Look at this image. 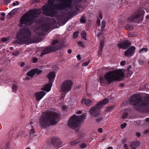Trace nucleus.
I'll list each match as a JSON object with an SVG mask.
<instances>
[{"instance_id": "f257e3e1", "label": "nucleus", "mask_w": 149, "mask_h": 149, "mask_svg": "<svg viewBox=\"0 0 149 149\" xmlns=\"http://www.w3.org/2000/svg\"><path fill=\"white\" fill-rule=\"evenodd\" d=\"M41 10L40 9L30 10L26 14L24 15L21 18L18 26L24 27L30 25L33 22H37V21L35 19L41 13Z\"/></svg>"}, {"instance_id": "f03ea898", "label": "nucleus", "mask_w": 149, "mask_h": 149, "mask_svg": "<svg viewBox=\"0 0 149 149\" xmlns=\"http://www.w3.org/2000/svg\"><path fill=\"white\" fill-rule=\"evenodd\" d=\"M58 117L57 113L56 112L45 111L42 113L39 120L40 125L42 127H46L50 125H55L57 123Z\"/></svg>"}, {"instance_id": "7ed1b4c3", "label": "nucleus", "mask_w": 149, "mask_h": 149, "mask_svg": "<svg viewBox=\"0 0 149 149\" xmlns=\"http://www.w3.org/2000/svg\"><path fill=\"white\" fill-rule=\"evenodd\" d=\"M86 115V113H84L80 116L73 115L68 120V126L76 131H78L80 127V123L84 122Z\"/></svg>"}, {"instance_id": "20e7f679", "label": "nucleus", "mask_w": 149, "mask_h": 149, "mask_svg": "<svg viewBox=\"0 0 149 149\" xmlns=\"http://www.w3.org/2000/svg\"><path fill=\"white\" fill-rule=\"evenodd\" d=\"M31 32L28 28L20 29L17 33V42L18 44L23 45L30 41Z\"/></svg>"}, {"instance_id": "39448f33", "label": "nucleus", "mask_w": 149, "mask_h": 149, "mask_svg": "<svg viewBox=\"0 0 149 149\" xmlns=\"http://www.w3.org/2000/svg\"><path fill=\"white\" fill-rule=\"evenodd\" d=\"M124 71L123 70L120 69L109 71L104 75V77L110 83L113 81H120L124 77Z\"/></svg>"}, {"instance_id": "423d86ee", "label": "nucleus", "mask_w": 149, "mask_h": 149, "mask_svg": "<svg viewBox=\"0 0 149 149\" xmlns=\"http://www.w3.org/2000/svg\"><path fill=\"white\" fill-rule=\"evenodd\" d=\"M130 104L134 105H138L140 107L146 106L149 110V97H145L143 100L141 97L137 95H134L130 98Z\"/></svg>"}, {"instance_id": "0eeeda50", "label": "nucleus", "mask_w": 149, "mask_h": 149, "mask_svg": "<svg viewBox=\"0 0 149 149\" xmlns=\"http://www.w3.org/2000/svg\"><path fill=\"white\" fill-rule=\"evenodd\" d=\"M109 102L107 98H105L103 100L100 101L95 106L92 107L89 111L91 115L95 117H97L101 115L100 113L101 107L105 105Z\"/></svg>"}, {"instance_id": "6e6552de", "label": "nucleus", "mask_w": 149, "mask_h": 149, "mask_svg": "<svg viewBox=\"0 0 149 149\" xmlns=\"http://www.w3.org/2000/svg\"><path fill=\"white\" fill-rule=\"evenodd\" d=\"M144 11L142 10H140L136 12L134 14L128 19V20L130 22H137L140 23L143 20Z\"/></svg>"}, {"instance_id": "1a4fd4ad", "label": "nucleus", "mask_w": 149, "mask_h": 149, "mask_svg": "<svg viewBox=\"0 0 149 149\" xmlns=\"http://www.w3.org/2000/svg\"><path fill=\"white\" fill-rule=\"evenodd\" d=\"M73 82L71 80H67L64 81L61 86V91L66 94L70 91Z\"/></svg>"}, {"instance_id": "9d476101", "label": "nucleus", "mask_w": 149, "mask_h": 149, "mask_svg": "<svg viewBox=\"0 0 149 149\" xmlns=\"http://www.w3.org/2000/svg\"><path fill=\"white\" fill-rule=\"evenodd\" d=\"M131 45V42L128 40H125L118 44L117 47L119 49H125L130 46Z\"/></svg>"}, {"instance_id": "9b49d317", "label": "nucleus", "mask_w": 149, "mask_h": 149, "mask_svg": "<svg viewBox=\"0 0 149 149\" xmlns=\"http://www.w3.org/2000/svg\"><path fill=\"white\" fill-rule=\"evenodd\" d=\"M57 49V48L55 47L48 46L42 51L40 56H42L45 54L54 52Z\"/></svg>"}, {"instance_id": "f8f14e48", "label": "nucleus", "mask_w": 149, "mask_h": 149, "mask_svg": "<svg viewBox=\"0 0 149 149\" xmlns=\"http://www.w3.org/2000/svg\"><path fill=\"white\" fill-rule=\"evenodd\" d=\"M49 24L48 23H45L41 28L37 29L36 33L39 35H41L43 32L47 31L49 29Z\"/></svg>"}, {"instance_id": "ddd939ff", "label": "nucleus", "mask_w": 149, "mask_h": 149, "mask_svg": "<svg viewBox=\"0 0 149 149\" xmlns=\"http://www.w3.org/2000/svg\"><path fill=\"white\" fill-rule=\"evenodd\" d=\"M135 49L136 48L135 47L132 46L125 51V56L129 57H131L134 54Z\"/></svg>"}, {"instance_id": "4468645a", "label": "nucleus", "mask_w": 149, "mask_h": 149, "mask_svg": "<svg viewBox=\"0 0 149 149\" xmlns=\"http://www.w3.org/2000/svg\"><path fill=\"white\" fill-rule=\"evenodd\" d=\"M46 93L43 91H40L36 93L34 95V96L36 98L37 101H40L46 94Z\"/></svg>"}, {"instance_id": "2eb2a0df", "label": "nucleus", "mask_w": 149, "mask_h": 149, "mask_svg": "<svg viewBox=\"0 0 149 149\" xmlns=\"http://www.w3.org/2000/svg\"><path fill=\"white\" fill-rule=\"evenodd\" d=\"M56 76V74L54 72H50L47 75L49 82L50 83H53Z\"/></svg>"}, {"instance_id": "dca6fc26", "label": "nucleus", "mask_w": 149, "mask_h": 149, "mask_svg": "<svg viewBox=\"0 0 149 149\" xmlns=\"http://www.w3.org/2000/svg\"><path fill=\"white\" fill-rule=\"evenodd\" d=\"M52 142L53 146L55 147H57L61 144L59 140L55 138L52 139Z\"/></svg>"}, {"instance_id": "f3484780", "label": "nucleus", "mask_w": 149, "mask_h": 149, "mask_svg": "<svg viewBox=\"0 0 149 149\" xmlns=\"http://www.w3.org/2000/svg\"><path fill=\"white\" fill-rule=\"evenodd\" d=\"M52 83H50L49 82V84L46 85L43 88H42L41 90L42 91H44L47 92L50 91L51 88L52 86Z\"/></svg>"}, {"instance_id": "a211bd4d", "label": "nucleus", "mask_w": 149, "mask_h": 149, "mask_svg": "<svg viewBox=\"0 0 149 149\" xmlns=\"http://www.w3.org/2000/svg\"><path fill=\"white\" fill-rule=\"evenodd\" d=\"M82 102L83 104H84L85 105L89 106L91 105L92 103V102L89 99H85V98L82 99Z\"/></svg>"}, {"instance_id": "6ab92c4d", "label": "nucleus", "mask_w": 149, "mask_h": 149, "mask_svg": "<svg viewBox=\"0 0 149 149\" xmlns=\"http://www.w3.org/2000/svg\"><path fill=\"white\" fill-rule=\"evenodd\" d=\"M36 73V71L34 69H33L29 71L27 73V75L31 77H33Z\"/></svg>"}, {"instance_id": "aec40b11", "label": "nucleus", "mask_w": 149, "mask_h": 149, "mask_svg": "<svg viewBox=\"0 0 149 149\" xmlns=\"http://www.w3.org/2000/svg\"><path fill=\"white\" fill-rule=\"evenodd\" d=\"M95 120L97 123H99L103 120V118L102 116L101 115L97 117H96Z\"/></svg>"}, {"instance_id": "412c9836", "label": "nucleus", "mask_w": 149, "mask_h": 149, "mask_svg": "<svg viewBox=\"0 0 149 149\" xmlns=\"http://www.w3.org/2000/svg\"><path fill=\"white\" fill-rule=\"evenodd\" d=\"M131 68V67L130 66L127 68L126 72L128 74L131 75L132 74V72L130 70V69Z\"/></svg>"}, {"instance_id": "4be33fe9", "label": "nucleus", "mask_w": 149, "mask_h": 149, "mask_svg": "<svg viewBox=\"0 0 149 149\" xmlns=\"http://www.w3.org/2000/svg\"><path fill=\"white\" fill-rule=\"evenodd\" d=\"M17 87L16 85L14 84L13 86L12 87V92L14 93H16L17 91Z\"/></svg>"}, {"instance_id": "5701e85b", "label": "nucleus", "mask_w": 149, "mask_h": 149, "mask_svg": "<svg viewBox=\"0 0 149 149\" xmlns=\"http://www.w3.org/2000/svg\"><path fill=\"white\" fill-rule=\"evenodd\" d=\"M81 36L83 39L85 40H86V33L84 31H83L81 32Z\"/></svg>"}, {"instance_id": "b1692460", "label": "nucleus", "mask_w": 149, "mask_h": 149, "mask_svg": "<svg viewBox=\"0 0 149 149\" xmlns=\"http://www.w3.org/2000/svg\"><path fill=\"white\" fill-rule=\"evenodd\" d=\"M15 13L14 10H13L11 11L8 13V15H7V17L8 18H10L12 15H14Z\"/></svg>"}, {"instance_id": "393cba45", "label": "nucleus", "mask_w": 149, "mask_h": 149, "mask_svg": "<svg viewBox=\"0 0 149 149\" xmlns=\"http://www.w3.org/2000/svg\"><path fill=\"white\" fill-rule=\"evenodd\" d=\"M148 49L146 48H141L139 51V53H143L146 52L148 51Z\"/></svg>"}, {"instance_id": "a878e982", "label": "nucleus", "mask_w": 149, "mask_h": 149, "mask_svg": "<svg viewBox=\"0 0 149 149\" xmlns=\"http://www.w3.org/2000/svg\"><path fill=\"white\" fill-rule=\"evenodd\" d=\"M79 141L78 140L74 141L71 142V144L72 145H74L79 143Z\"/></svg>"}, {"instance_id": "bb28decb", "label": "nucleus", "mask_w": 149, "mask_h": 149, "mask_svg": "<svg viewBox=\"0 0 149 149\" xmlns=\"http://www.w3.org/2000/svg\"><path fill=\"white\" fill-rule=\"evenodd\" d=\"M35 133V131L33 129H31L30 130V136L32 137L33 134Z\"/></svg>"}, {"instance_id": "cd10ccee", "label": "nucleus", "mask_w": 149, "mask_h": 149, "mask_svg": "<svg viewBox=\"0 0 149 149\" xmlns=\"http://www.w3.org/2000/svg\"><path fill=\"white\" fill-rule=\"evenodd\" d=\"M78 33L79 32H74L73 33V37L74 38H76L78 36Z\"/></svg>"}, {"instance_id": "c85d7f7f", "label": "nucleus", "mask_w": 149, "mask_h": 149, "mask_svg": "<svg viewBox=\"0 0 149 149\" xmlns=\"http://www.w3.org/2000/svg\"><path fill=\"white\" fill-rule=\"evenodd\" d=\"M34 70H35L36 71V73L37 75L40 74L42 72V70H38V69H34Z\"/></svg>"}, {"instance_id": "c756f323", "label": "nucleus", "mask_w": 149, "mask_h": 149, "mask_svg": "<svg viewBox=\"0 0 149 149\" xmlns=\"http://www.w3.org/2000/svg\"><path fill=\"white\" fill-rule=\"evenodd\" d=\"M104 42L102 41H101L100 43V50L101 52L102 50L104 45Z\"/></svg>"}, {"instance_id": "7c9ffc66", "label": "nucleus", "mask_w": 149, "mask_h": 149, "mask_svg": "<svg viewBox=\"0 0 149 149\" xmlns=\"http://www.w3.org/2000/svg\"><path fill=\"white\" fill-rule=\"evenodd\" d=\"M126 125H127L126 123H124L123 124H121L120 125L121 128L122 129H124V128H125V127H126Z\"/></svg>"}, {"instance_id": "2f4dec72", "label": "nucleus", "mask_w": 149, "mask_h": 149, "mask_svg": "<svg viewBox=\"0 0 149 149\" xmlns=\"http://www.w3.org/2000/svg\"><path fill=\"white\" fill-rule=\"evenodd\" d=\"M87 146V145L85 143H82L81 145V147L82 148L84 149Z\"/></svg>"}, {"instance_id": "473e14b6", "label": "nucleus", "mask_w": 149, "mask_h": 149, "mask_svg": "<svg viewBox=\"0 0 149 149\" xmlns=\"http://www.w3.org/2000/svg\"><path fill=\"white\" fill-rule=\"evenodd\" d=\"M102 28H104L105 27L106 22L105 21L103 20L102 22Z\"/></svg>"}, {"instance_id": "72a5a7b5", "label": "nucleus", "mask_w": 149, "mask_h": 149, "mask_svg": "<svg viewBox=\"0 0 149 149\" xmlns=\"http://www.w3.org/2000/svg\"><path fill=\"white\" fill-rule=\"evenodd\" d=\"M58 40H54L52 42V45H53L58 43Z\"/></svg>"}, {"instance_id": "f704fd0d", "label": "nucleus", "mask_w": 149, "mask_h": 149, "mask_svg": "<svg viewBox=\"0 0 149 149\" xmlns=\"http://www.w3.org/2000/svg\"><path fill=\"white\" fill-rule=\"evenodd\" d=\"M78 44L80 46L83 47L84 46V44L82 42L80 41H79L78 42Z\"/></svg>"}, {"instance_id": "c9c22d12", "label": "nucleus", "mask_w": 149, "mask_h": 149, "mask_svg": "<svg viewBox=\"0 0 149 149\" xmlns=\"http://www.w3.org/2000/svg\"><path fill=\"white\" fill-rule=\"evenodd\" d=\"M80 22L81 23H84L86 22V20L84 18L82 17L80 19Z\"/></svg>"}, {"instance_id": "e433bc0d", "label": "nucleus", "mask_w": 149, "mask_h": 149, "mask_svg": "<svg viewBox=\"0 0 149 149\" xmlns=\"http://www.w3.org/2000/svg\"><path fill=\"white\" fill-rule=\"evenodd\" d=\"M38 58L36 57H34L33 59V63H35L38 61Z\"/></svg>"}, {"instance_id": "4c0bfd02", "label": "nucleus", "mask_w": 149, "mask_h": 149, "mask_svg": "<svg viewBox=\"0 0 149 149\" xmlns=\"http://www.w3.org/2000/svg\"><path fill=\"white\" fill-rule=\"evenodd\" d=\"M19 53V52L17 51L15 52H13V55L14 56H17L18 55Z\"/></svg>"}, {"instance_id": "58836bf2", "label": "nucleus", "mask_w": 149, "mask_h": 149, "mask_svg": "<svg viewBox=\"0 0 149 149\" xmlns=\"http://www.w3.org/2000/svg\"><path fill=\"white\" fill-rule=\"evenodd\" d=\"M126 63V61H123L121 62L120 63V65L122 66H124Z\"/></svg>"}, {"instance_id": "ea45409f", "label": "nucleus", "mask_w": 149, "mask_h": 149, "mask_svg": "<svg viewBox=\"0 0 149 149\" xmlns=\"http://www.w3.org/2000/svg\"><path fill=\"white\" fill-rule=\"evenodd\" d=\"M8 39L7 38H2L1 40V41L3 42H5L8 40Z\"/></svg>"}, {"instance_id": "a19ab883", "label": "nucleus", "mask_w": 149, "mask_h": 149, "mask_svg": "<svg viewBox=\"0 0 149 149\" xmlns=\"http://www.w3.org/2000/svg\"><path fill=\"white\" fill-rule=\"evenodd\" d=\"M100 20L99 19H98L96 25L97 26H100Z\"/></svg>"}, {"instance_id": "79ce46f5", "label": "nucleus", "mask_w": 149, "mask_h": 149, "mask_svg": "<svg viewBox=\"0 0 149 149\" xmlns=\"http://www.w3.org/2000/svg\"><path fill=\"white\" fill-rule=\"evenodd\" d=\"M10 146V143L8 142L5 145V148L6 149H7Z\"/></svg>"}, {"instance_id": "37998d69", "label": "nucleus", "mask_w": 149, "mask_h": 149, "mask_svg": "<svg viewBox=\"0 0 149 149\" xmlns=\"http://www.w3.org/2000/svg\"><path fill=\"white\" fill-rule=\"evenodd\" d=\"M127 116V113H124L123 114V116L122 118L123 119H124L125 118H126Z\"/></svg>"}, {"instance_id": "c03bdc74", "label": "nucleus", "mask_w": 149, "mask_h": 149, "mask_svg": "<svg viewBox=\"0 0 149 149\" xmlns=\"http://www.w3.org/2000/svg\"><path fill=\"white\" fill-rule=\"evenodd\" d=\"M19 4V2L18 1H16L15 2H13V6H15L16 5H18Z\"/></svg>"}, {"instance_id": "a18cd8bd", "label": "nucleus", "mask_w": 149, "mask_h": 149, "mask_svg": "<svg viewBox=\"0 0 149 149\" xmlns=\"http://www.w3.org/2000/svg\"><path fill=\"white\" fill-rule=\"evenodd\" d=\"M5 4H8L10 2V0H5Z\"/></svg>"}, {"instance_id": "49530a36", "label": "nucleus", "mask_w": 149, "mask_h": 149, "mask_svg": "<svg viewBox=\"0 0 149 149\" xmlns=\"http://www.w3.org/2000/svg\"><path fill=\"white\" fill-rule=\"evenodd\" d=\"M77 59L79 60H80L81 59V57L80 55L78 54L77 56Z\"/></svg>"}, {"instance_id": "de8ad7c7", "label": "nucleus", "mask_w": 149, "mask_h": 149, "mask_svg": "<svg viewBox=\"0 0 149 149\" xmlns=\"http://www.w3.org/2000/svg\"><path fill=\"white\" fill-rule=\"evenodd\" d=\"M88 64V63L87 62H85L83 63L82 64V65L84 66H87Z\"/></svg>"}, {"instance_id": "09e8293b", "label": "nucleus", "mask_w": 149, "mask_h": 149, "mask_svg": "<svg viewBox=\"0 0 149 149\" xmlns=\"http://www.w3.org/2000/svg\"><path fill=\"white\" fill-rule=\"evenodd\" d=\"M113 108L114 107L113 106L107 108V109L108 110H110L113 109Z\"/></svg>"}, {"instance_id": "8fccbe9b", "label": "nucleus", "mask_w": 149, "mask_h": 149, "mask_svg": "<svg viewBox=\"0 0 149 149\" xmlns=\"http://www.w3.org/2000/svg\"><path fill=\"white\" fill-rule=\"evenodd\" d=\"M149 133V130H147L144 131V134H147Z\"/></svg>"}, {"instance_id": "3c124183", "label": "nucleus", "mask_w": 149, "mask_h": 149, "mask_svg": "<svg viewBox=\"0 0 149 149\" xmlns=\"http://www.w3.org/2000/svg\"><path fill=\"white\" fill-rule=\"evenodd\" d=\"M136 136L138 137H140L141 136V134L139 132H137L136 134Z\"/></svg>"}, {"instance_id": "603ef678", "label": "nucleus", "mask_w": 149, "mask_h": 149, "mask_svg": "<svg viewBox=\"0 0 149 149\" xmlns=\"http://www.w3.org/2000/svg\"><path fill=\"white\" fill-rule=\"evenodd\" d=\"M72 50L70 49H69L68 50V54H70L72 52Z\"/></svg>"}, {"instance_id": "864d4df0", "label": "nucleus", "mask_w": 149, "mask_h": 149, "mask_svg": "<svg viewBox=\"0 0 149 149\" xmlns=\"http://www.w3.org/2000/svg\"><path fill=\"white\" fill-rule=\"evenodd\" d=\"M98 131L99 132H102V128H99L98 129Z\"/></svg>"}, {"instance_id": "5fc2aeb1", "label": "nucleus", "mask_w": 149, "mask_h": 149, "mask_svg": "<svg viewBox=\"0 0 149 149\" xmlns=\"http://www.w3.org/2000/svg\"><path fill=\"white\" fill-rule=\"evenodd\" d=\"M145 120L146 122H149V118H146L145 119Z\"/></svg>"}, {"instance_id": "6e6d98bb", "label": "nucleus", "mask_w": 149, "mask_h": 149, "mask_svg": "<svg viewBox=\"0 0 149 149\" xmlns=\"http://www.w3.org/2000/svg\"><path fill=\"white\" fill-rule=\"evenodd\" d=\"M99 17L101 19H102V15L101 14H100L99 15Z\"/></svg>"}, {"instance_id": "4d7b16f0", "label": "nucleus", "mask_w": 149, "mask_h": 149, "mask_svg": "<svg viewBox=\"0 0 149 149\" xmlns=\"http://www.w3.org/2000/svg\"><path fill=\"white\" fill-rule=\"evenodd\" d=\"M134 143L136 144V143L138 144V146L139 145V141H135L134 142Z\"/></svg>"}, {"instance_id": "13d9d810", "label": "nucleus", "mask_w": 149, "mask_h": 149, "mask_svg": "<svg viewBox=\"0 0 149 149\" xmlns=\"http://www.w3.org/2000/svg\"><path fill=\"white\" fill-rule=\"evenodd\" d=\"M100 80L101 82L102 83L104 82V79H100Z\"/></svg>"}, {"instance_id": "bf43d9fd", "label": "nucleus", "mask_w": 149, "mask_h": 149, "mask_svg": "<svg viewBox=\"0 0 149 149\" xmlns=\"http://www.w3.org/2000/svg\"><path fill=\"white\" fill-rule=\"evenodd\" d=\"M1 15L2 16L4 17L5 16L6 14L4 13H1Z\"/></svg>"}, {"instance_id": "052dcab7", "label": "nucleus", "mask_w": 149, "mask_h": 149, "mask_svg": "<svg viewBox=\"0 0 149 149\" xmlns=\"http://www.w3.org/2000/svg\"><path fill=\"white\" fill-rule=\"evenodd\" d=\"M82 112L81 111H78L77 112V114H80Z\"/></svg>"}, {"instance_id": "680f3d73", "label": "nucleus", "mask_w": 149, "mask_h": 149, "mask_svg": "<svg viewBox=\"0 0 149 149\" xmlns=\"http://www.w3.org/2000/svg\"><path fill=\"white\" fill-rule=\"evenodd\" d=\"M24 65V63H22V64L21 65V67H23Z\"/></svg>"}, {"instance_id": "e2e57ef3", "label": "nucleus", "mask_w": 149, "mask_h": 149, "mask_svg": "<svg viewBox=\"0 0 149 149\" xmlns=\"http://www.w3.org/2000/svg\"><path fill=\"white\" fill-rule=\"evenodd\" d=\"M107 149H113V148L111 147H109L107 148Z\"/></svg>"}, {"instance_id": "0e129e2a", "label": "nucleus", "mask_w": 149, "mask_h": 149, "mask_svg": "<svg viewBox=\"0 0 149 149\" xmlns=\"http://www.w3.org/2000/svg\"><path fill=\"white\" fill-rule=\"evenodd\" d=\"M13 47H10V49L11 50H13Z\"/></svg>"}, {"instance_id": "69168bd1", "label": "nucleus", "mask_w": 149, "mask_h": 149, "mask_svg": "<svg viewBox=\"0 0 149 149\" xmlns=\"http://www.w3.org/2000/svg\"><path fill=\"white\" fill-rule=\"evenodd\" d=\"M146 18L148 19H149V15H148L146 16Z\"/></svg>"}, {"instance_id": "338daca9", "label": "nucleus", "mask_w": 149, "mask_h": 149, "mask_svg": "<svg viewBox=\"0 0 149 149\" xmlns=\"http://www.w3.org/2000/svg\"><path fill=\"white\" fill-rule=\"evenodd\" d=\"M101 52H102V51L101 52H100V49L99 51L98 52L99 54H101Z\"/></svg>"}, {"instance_id": "774afa93", "label": "nucleus", "mask_w": 149, "mask_h": 149, "mask_svg": "<svg viewBox=\"0 0 149 149\" xmlns=\"http://www.w3.org/2000/svg\"><path fill=\"white\" fill-rule=\"evenodd\" d=\"M124 147H126L127 146V144H125L124 145Z\"/></svg>"}]
</instances>
